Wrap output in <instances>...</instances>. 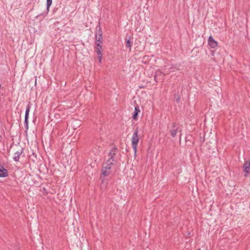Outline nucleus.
Wrapping results in <instances>:
<instances>
[{
  "mask_svg": "<svg viewBox=\"0 0 250 250\" xmlns=\"http://www.w3.org/2000/svg\"><path fill=\"white\" fill-rule=\"evenodd\" d=\"M22 148L20 147L16 152L14 153L13 159L16 162L19 161L20 156L22 154Z\"/></svg>",
  "mask_w": 250,
  "mask_h": 250,
  "instance_id": "39448f33",
  "label": "nucleus"
},
{
  "mask_svg": "<svg viewBox=\"0 0 250 250\" xmlns=\"http://www.w3.org/2000/svg\"><path fill=\"white\" fill-rule=\"evenodd\" d=\"M102 43L103 42H96V46L95 47V49H96L97 54L102 53V45H101V44H102Z\"/></svg>",
  "mask_w": 250,
  "mask_h": 250,
  "instance_id": "9d476101",
  "label": "nucleus"
},
{
  "mask_svg": "<svg viewBox=\"0 0 250 250\" xmlns=\"http://www.w3.org/2000/svg\"><path fill=\"white\" fill-rule=\"evenodd\" d=\"M117 148L113 147L108 153V158L103 164L102 169L101 177H105L111 173V169L116 163V155Z\"/></svg>",
  "mask_w": 250,
  "mask_h": 250,
  "instance_id": "f257e3e1",
  "label": "nucleus"
},
{
  "mask_svg": "<svg viewBox=\"0 0 250 250\" xmlns=\"http://www.w3.org/2000/svg\"><path fill=\"white\" fill-rule=\"evenodd\" d=\"M52 3V0H47L46 6H47V10H49V7L51 6Z\"/></svg>",
  "mask_w": 250,
  "mask_h": 250,
  "instance_id": "ddd939ff",
  "label": "nucleus"
},
{
  "mask_svg": "<svg viewBox=\"0 0 250 250\" xmlns=\"http://www.w3.org/2000/svg\"><path fill=\"white\" fill-rule=\"evenodd\" d=\"M161 74V72L160 71H157L156 73V75H155V76L154 77V79H155V81L156 82H157V81L156 80V76H157V75H158Z\"/></svg>",
  "mask_w": 250,
  "mask_h": 250,
  "instance_id": "2eb2a0df",
  "label": "nucleus"
},
{
  "mask_svg": "<svg viewBox=\"0 0 250 250\" xmlns=\"http://www.w3.org/2000/svg\"><path fill=\"white\" fill-rule=\"evenodd\" d=\"M139 141V137L138 136V129H136L133 132L132 138L131 143L133 150L135 153L137 152V145Z\"/></svg>",
  "mask_w": 250,
  "mask_h": 250,
  "instance_id": "f03ea898",
  "label": "nucleus"
},
{
  "mask_svg": "<svg viewBox=\"0 0 250 250\" xmlns=\"http://www.w3.org/2000/svg\"><path fill=\"white\" fill-rule=\"evenodd\" d=\"M201 250L199 249H198V250Z\"/></svg>",
  "mask_w": 250,
  "mask_h": 250,
  "instance_id": "dca6fc26",
  "label": "nucleus"
},
{
  "mask_svg": "<svg viewBox=\"0 0 250 250\" xmlns=\"http://www.w3.org/2000/svg\"><path fill=\"white\" fill-rule=\"evenodd\" d=\"M243 169L245 173V177L250 174V162L249 161H246L245 162L243 167Z\"/></svg>",
  "mask_w": 250,
  "mask_h": 250,
  "instance_id": "7ed1b4c3",
  "label": "nucleus"
},
{
  "mask_svg": "<svg viewBox=\"0 0 250 250\" xmlns=\"http://www.w3.org/2000/svg\"><path fill=\"white\" fill-rule=\"evenodd\" d=\"M132 45V42H130V37L127 39V38L125 39V46L126 48L129 49V50H131Z\"/></svg>",
  "mask_w": 250,
  "mask_h": 250,
  "instance_id": "f8f14e48",
  "label": "nucleus"
},
{
  "mask_svg": "<svg viewBox=\"0 0 250 250\" xmlns=\"http://www.w3.org/2000/svg\"><path fill=\"white\" fill-rule=\"evenodd\" d=\"M8 175L7 170L2 166H0V177H6Z\"/></svg>",
  "mask_w": 250,
  "mask_h": 250,
  "instance_id": "6e6552de",
  "label": "nucleus"
},
{
  "mask_svg": "<svg viewBox=\"0 0 250 250\" xmlns=\"http://www.w3.org/2000/svg\"><path fill=\"white\" fill-rule=\"evenodd\" d=\"M178 127H177L175 125H173L172 128L170 130V135L172 137H174L177 132Z\"/></svg>",
  "mask_w": 250,
  "mask_h": 250,
  "instance_id": "1a4fd4ad",
  "label": "nucleus"
},
{
  "mask_svg": "<svg viewBox=\"0 0 250 250\" xmlns=\"http://www.w3.org/2000/svg\"><path fill=\"white\" fill-rule=\"evenodd\" d=\"M30 110V103L27 105L26 108L25 114V127L27 129L28 128V117H29V113Z\"/></svg>",
  "mask_w": 250,
  "mask_h": 250,
  "instance_id": "20e7f679",
  "label": "nucleus"
},
{
  "mask_svg": "<svg viewBox=\"0 0 250 250\" xmlns=\"http://www.w3.org/2000/svg\"><path fill=\"white\" fill-rule=\"evenodd\" d=\"M140 109H139V107H137L136 106L135 107V109H134V111L133 112V115H132V118L134 120H136L137 117V116H138V113L140 112Z\"/></svg>",
  "mask_w": 250,
  "mask_h": 250,
  "instance_id": "9b49d317",
  "label": "nucleus"
},
{
  "mask_svg": "<svg viewBox=\"0 0 250 250\" xmlns=\"http://www.w3.org/2000/svg\"><path fill=\"white\" fill-rule=\"evenodd\" d=\"M208 43L209 45L211 48H213L216 47L217 46V44H218L217 42L216 41H215L213 39L212 36H209V37L208 40Z\"/></svg>",
  "mask_w": 250,
  "mask_h": 250,
  "instance_id": "0eeeda50",
  "label": "nucleus"
},
{
  "mask_svg": "<svg viewBox=\"0 0 250 250\" xmlns=\"http://www.w3.org/2000/svg\"><path fill=\"white\" fill-rule=\"evenodd\" d=\"M103 42L102 32L100 28L97 31L96 34V42Z\"/></svg>",
  "mask_w": 250,
  "mask_h": 250,
  "instance_id": "423d86ee",
  "label": "nucleus"
},
{
  "mask_svg": "<svg viewBox=\"0 0 250 250\" xmlns=\"http://www.w3.org/2000/svg\"><path fill=\"white\" fill-rule=\"evenodd\" d=\"M97 55H98V59L99 60V62H101L102 59L103 54H102V53H97Z\"/></svg>",
  "mask_w": 250,
  "mask_h": 250,
  "instance_id": "4468645a",
  "label": "nucleus"
}]
</instances>
